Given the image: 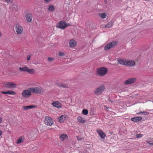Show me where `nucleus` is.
Returning <instances> with one entry per match:
<instances>
[{
  "mask_svg": "<svg viewBox=\"0 0 153 153\" xmlns=\"http://www.w3.org/2000/svg\"><path fill=\"white\" fill-rule=\"evenodd\" d=\"M105 89V86L104 85L102 84L95 89L94 91V94L96 95H100L102 94Z\"/></svg>",
  "mask_w": 153,
  "mask_h": 153,
  "instance_id": "f257e3e1",
  "label": "nucleus"
},
{
  "mask_svg": "<svg viewBox=\"0 0 153 153\" xmlns=\"http://www.w3.org/2000/svg\"><path fill=\"white\" fill-rule=\"evenodd\" d=\"M108 70L107 68L104 67H100L97 68V73L99 76H103L107 73Z\"/></svg>",
  "mask_w": 153,
  "mask_h": 153,
  "instance_id": "f03ea898",
  "label": "nucleus"
},
{
  "mask_svg": "<svg viewBox=\"0 0 153 153\" xmlns=\"http://www.w3.org/2000/svg\"><path fill=\"white\" fill-rule=\"evenodd\" d=\"M31 92L35 94H41L44 91L43 89L38 87L30 88Z\"/></svg>",
  "mask_w": 153,
  "mask_h": 153,
  "instance_id": "7ed1b4c3",
  "label": "nucleus"
},
{
  "mask_svg": "<svg viewBox=\"0 0 153 153\" xmlns=\"http://www.w3.org/2000/svg\"><path fill=\"white\" fill-rule=\"evenodd\" d=\"M117 44V42L116 41L111 42L107 44L104 47V50L105 51H106L110 49L111 48L116 46Z\"/></svg>",
  "mask_w": 153,
  "mask_h": 153,
  "instance_id": "20e7f679",
  "label": "nucleus"
},
{
  "mask_svg": "<svg viewBox=\"0 0 153 153\" xmlns=\"http://www.w3.org/2000/svg\"><path fill=\"white\" fill-rule=\"evenodd\" d=\"M45 122L46 125L49 126L52 125L53 123L52 118L48 116H47L45 118Z\"/></svg>",
  "mask_w": 153,
  "mask_h": 153,
  "instance_id": "39448f33",
  "label": "nucleus"
},
{
  "mask_svg": "<svg viewBox=\"0 0 153 153\" xmlns=\"http://www.w3.org/2000/svg\"><path fill=\"white\" fill-rule=\"evenodd\" d=\"M31 94L30 90H26L23 91L22 93V96L24 97L28 98L31 95Z\"/></svg>",
  "mask_w": 153,
  "mask_h": 153,
  "instance_id": "423d86ee",
  "label": "nucleus"
},
{
  "mask_svg": "<svg viewBox=\"0 0 153 153\" xmlns=\"http://www.w3.org/2000/svg\"><path fill=\"white\" fill-rule=\"evenodd\" d=\"M16 84L12 82H8L3 86L9 88H16Z\"/></svg>",
  "mask_w": 153,
  "mask_h": 153,
  "instance_id": "0eeeda50",
  "label": "nucleus"
},
{
  "mask_svg": "<svg viewBox=\"0 0 153 153\" xmlns=\"http://www.w3.org/2000/svg\"><path fill=\"white\" fill-rule=\"evenodd\" d=\"M65 21H61L58 23L57 25H56V27H59L62 30H64L65 28Z\"/></svg>",
  "mask_w": 153,
  "mask_h": 153,
  "instance_id": "6e6552de",
  "label": "nucleus"
},
{
  "mask_svg": "<svg viewBox=\"0 0 153 153\" xmlns=\"http://www.w3.org/2000/svg\"><path fill=\"white\" fill-rule=\"evenodd\" d=\"M25 16L27 22H31L33 18V16L31 13L27 12L26 13Z\"/></svg>",
  "mask_w": 153,
  "mask_h": 153,
  "instance_id": "1a4fd4ad",
  "label": "nucleus"
},
{
  "mask_svg": "<svg viewBox=\"0 0 153 153\" xmlns=\"http://www.w3.org/2000/svg\"><path fill=\"white\" fill-rule=\"evenodd\" d=\"M137 81L136 78H130L126 80L124 83L125 85H129L134 83Z\"/></svg>",
  "mask_w": 153,
  "mask_h": 153,
  "instance_id": "9d476101",
  "label": "nucleus"
},
{
  "mask_svg": "<svg viewBox=\"0 0 153 153\" xmlns=\"http://www.w3.org/2000/svg\"><path fill=\"white\" fill-rule=\"evenodd\" d=\"M16 30L17 33L19 34H21L22 32V27L19 25H16Z\"/></svg>",
  "mask_w": 153,
  "mask_h": 153,
  "instance_id": "9b49d317",
  "label": "nucleus"
},
{
  "mask_svg": "<svg viewBox=\"0 0 153 153\" xmlns=\"http://www.w3.org/2000/svg\"><path fill=\"white\" fill-rule=\"evenodd\" d=\"M97 131L99 136L102 139H104L106 135L104 132L101 130H97Z\"/></svg>",
  "mask_w": 153,
  "mask_h": 153,
  "instance_id": "f8f14e48",
  "label": "nucleus"
},
{
  "mask_svg": "<svg viewBox=\"0 0 153 153\" xmlns=\"http://www.w3.org/2000/svg\"><path fill=\"white\" fill-rule=\"evenodd\" d=\"M52 105L58 108H60L61 107V104L57 101L53 102L52 103Z\"/></svg>",
  "mask_w": 153,
  "mask_h": 153,
  "instance_id": "ddd939ff",
  "label": "nucleus"
},
{
  "mask_svg": "<svg viewBox=\"0 0 153 153\" xmlns=\"http://www.w3.org/2000/svg\"><path fill=\"white\" fill-rule=\"evenodd\" d=\"M142 120V117H133L131 119V120L135 122H138Z\"/></svg>",
  "mask_w": 153,
  "mask_h": 153,
  "instance_id": "4468645a",
  "label": "nucleus"
},
{
  "mask_svg": "<svg viewBox=\"0 0 153 153\" xmlns=\"http://www.w3.org/2000/svg\"><path fill=\"white\" fill-rule=\"evenodd\" d=\"M36 107V106L35 105H28L23 106V108L24 110H27L32 108H35Z\"/></svg>",
  "mask_w": 153,
  "mask_h": 153,
  "instance_id": "2eb2a0df",
  "label": "nucleus"
},
{
  "mask_svg": "<svg viewBox=\"0 0 153 153\" xmlns=\"http://www.w3.org/2000/svg\"><path fill=\"white\" fill-rule=\"evenodd\" d=\"M117 61L119 64L126 65L127 61L125 60L124 59H118Z\"/></svg>",
  "mask_w": 153,
  "mask_h": 153,
  "instance_id": "dca6fc26",
  "label": "nucleus"
},
{
  "mask_svg": "<svg viewBox=\"0 0 153 153\" xmlns=\"http://www.w3.org/2000/svg\"><path fill=\"white\" fill-rule=\"evenodd\" d=\"M76 44V42L73 39L70 40L69 42L70 46L71 47H74L75 46Z\"/></svg>",
  "mask_w": 153,
  "mask_h": 153,
  "instance_id": "f3484780",
  "label": "nucleus"
},
{
  "mask_svg": "<svg viewBox=\"0 0 153 153\" xmlns=\"http://www.w3.org/2000/svg\"><path fill=\"white\" fill-rule=\"evenodd\" d=\"M135 64V62L134 61H127L126 65L129 66H134Z\"/></svg>",
  "mask_w": 153,
  "mask_h": 153,
  "instance_id": "a211bd4d",
  "label": "nucleus"
},
{
  "mask_svg": "<svg viewBox=\"0 0 153 153\" xmlns=\"http://www.w3.org/2000/svg\"><path fill=\"white\" fill-rule=\"evenodd\" d=\"M57 86L59 87H62L64 88H68V85L67 84L63 83H58L57 85Z\"/></svg>",
  "mask_w": 153,
  "mask_h": 153,
  "instance_id": "6ab92c4d",
  "label": "nucleus"
},
{
  "mask_svg": "<svg viewBox=\"0 0 153 153\" xmlns=\"http://www.w3.org/2000/svg\"><path fill=\"white\" fill-rule=\"evenodd\" d=\"M78 121L79 122L81 123H85V120L83 119L81 117L78 116L77 117Z\"/></svg>",
  "mask_w": 153,
  "mask_h": 153,
  "instance_id": "aec40b11",
  "label": "nucleus"
},
{
  "mask_svg": "<svg viewBox=\"0 0 153 153\" xmlns=\"http://www.w3.org/2000/svg\"><path fill=\"white\" fill-rule=\"evenodd\" d=\"M68 138V136L66 134H62L59 137V139L62 141H63L65 138Z\"/></svg>",
  "mask_w": 153,
  "mask_h": 153,
  "instance_id": "412c9836",
  "label": "nucleus"
},
{
  "mask_svg": "<svg viewBox=\"0 0 153 153\" xmlns=\"http://www.w3.org/2000/svg\"><path fill=\"white\" fill-rule=\"evenodd\" d=\"M55 9L54 7L52 5L49 6L48 10L49 11L53 12L54 11Z\"/></svg>",
  "mask_w": 153,
  "mask_h": 153,
  "instance_id": "4be33fe9",
  "label": "nucleus"
},
{
  "mask_svg": "<svg viewBox=\"0 0 153 153\" xmlns=\"http://www.w3.org/2000/svg\"><path fill=\"white\" fill-rule=\"evenodd\" d=\"M64 117L65 118V116L63 115L59 117L58 118L59 121L60 122H64Z\"/></svg>",
  "mask_w": 153,
  "mask_h": 153,
  "instance_id": "5701e85b",
  "label": "nucleus"
},
{
  "mask_svg": "<svg viewBox=\"0 0 153 153\" xmlns=\"http://www.w3.org/2000/svg\"><path fill=\"white\" fill-rule=\"evenodd\" d=\"M99 15L102 19H104L106 17V14L105 13H100Z\"/></svg>",
  "mask_w": 153,
  "mask_h": 153,
  "instance_id": "b1692460",
  "label": "nucleus"
},
{
  "mask_svg": "<svg viewBox=\"0 0 153 153\" xmlns=\"http://www.w3.org/2000/svg\"><path fill=\"white\" fill-rule=\"evenodd\" d=\"M113 25V24L112 22H110L107 23L105 27L106 28H109L111 27Z\"/></svg>",
  "mask_w": 153,
  "mask_h": 153,
  "instance_id": "393cba45",
  "label": "nucleus"
},
{
  "mask_svg": "<svg viewBox=\"0 0 153 153\" xmlns=\"http://www.w3.org/2000/svg\"><path fill=\"white\" fill-rule=\"evenodd\" d=\"M19 69L21 71L25 72L27 71V68L26 67L23 68L20 67L19 68Z\"/></svg>",
  "mask_w": 153,
  "mask_h": 153,
  "instance_id": "a878e982",
  "label": "nucleus"
},
{
  "mask_svg": "<svg viewBox=\"0 0 153 153\" xmlns=\"http://www.w3.org/2000/svg\"><path fill=\"white\" fill-rule=\"evenodd\" d=\"M15 94L16 93L15 91H9L6 92V94L15 95Z\"/></svg>",
  "mask_w": 153,
  "mask_h": 153,
  "instance_id": "bb28decb",
  "label": "nucleus"
},
{
  "mask_svg": "<svg viewBox=\"0 0 153 153\" xmlns=\"http://www.w3.org/2000/svg\"><path fill=\"white\" fill-rule=\"evenodd\" d=\"M24 141V139L22 137H20L18 139L17 141V143H19Z\"/></svg>",
  "mask_w": 153,
  "mask_h": 153,
  "instance_id": "cd10ccee",
  "label": "nucleus"
},
{
  "mask_svg": "<svg viewBox=\"0 0 153 153\" xmlns=\"http://www.w3.org/2000/svg\"><path fill=\"white\" fill-rule=\"evenodd\" d=\"M82 113L85 115H87L88 113V111L86 109H84L82 111Z\"/></svg>",
  "mask_w": 153,
  "mask_h": 153,
  "instance_id": "c85d7f7f",
  "label": "nucleus"
},
{
  "mask_svg": "<svg viewBox=\"0 0 153 153\" xmlns=\"http://www.w3.org/2000/svg\"><path fill=\"white\" fill-rule=\"evenodd\" d=\"M34 70L33 69H29L27 68V72L30 74H32L34 72Z\"/></svg>",
  "mask_w": 153,
  "mask_h": 153,
  "instance_id": "c756f323",
  "label": "nucleus"
},
{
  "mask_svg": "<svg viewBox=\"0 0 153 153\" xmlns=\"http://www.w3.org/2000/svg\"><path fill=\"white\" fill-rule=\"evenodd\" d=\"M148 113V112L143 111V112H140V113H137V114H143L144 115H146Z\"/></svg>",
  "mask_w": 153,
  "mask_h": 153,
  "instance_id": "7c9ffc66",
  "label": "nucleus"
},
{
  "mask_svg": "<svg viewBox=\"0 0 153 153\" xmlns=\"http://www.w3.org/2000/svg\"><path fill=\"white\" fill-rule=\"evenodd\" d=\"M143 136V134H137L136 135V137L137 138L141 137Z\"/></svg>",
  "mask_w": 153,
  "mask_h": 153,
  "instance_id": "2f4dec72",
  "label": "nucleus"
},
{
  "mask_svg": "<svg viewBox=\"0 0 153 153\" xmlns=\"http://www.w3.org/2000/svg\"><path fill=\"white\" fill-rule=\"evenodd\" d=\"M146 142L147 143H149L150 144L153 145V140L150 141V140H147L146 141Z\"/></svg>",
  "mask_w": 153,
  "mask_h": 153,
  "instance_id": "473e14b6",
  "label": "nucleus"
},
{
  "mask_svg": "<svg viewBox=\"0 0 153 153\" xmlns=\"http://www.w3.org/2000/svg\"><path fill=\"white\" fill-rule=\"evenodd\" d=\"M59 56H64L65 55V54L62 52H60L59 53Z\"/></svg>",
  "mask_w": 153,
  "mask_h": 153,
  "instance_id": "72a5a7b5",
  "label": "nucleus"
},
{
  "mask_svg": "<svg viewBox=\"0 0 153 153\" xmlns=\"http://www.w3.org/2000/svg\"><path fill=\"white\" fill-rule=\"evenodd\" d=\"M48 59L49 61L51 62L54 59L52 57H48Z\"/></svg>",
  "mask_w": 153,
  "mask_h": 153,
  "instance_id": "f704fd0d",
  "label": "nucleus"
},
{
  "mask_svg": "<svg viewBox=\"0 0 153 153\" xmlns=\"http://www.w3.org/2000/svg\"><path fill=\"white\" fill-rule=\"evenodd\" d=\"M70 25V24L69 23H68L66 24V22H65V27L67 26H69Z\"/></svg>",
  "mask_w": 153,
  "mask_h": 153,
  "instance_id": "c9c22d12",
  "label": "nucleus"
},
{
  "mask_svg": "<svg viewBox=\"0 0 153 153\" xmlns=\"http://www.w3.org/2000/svg\"><path fill=\"white\" fill-rule=\"evenodd\" d=\"M30 56H31L30 55H29L28 56H27V60H29L30 59Z\"/></svg>",
  "mask_w": 153,
  "mask_h": 153,
  "instance_id": "e433bc0d",
  "label": "nucleus"
},
{
  "mask_svg": "<svg viewBox=\"0 0 153 153\" xmlns=\"http://www.w3.org/2000/svg\"><path fill=\"white\" fill-rule=\"evenodd\" d=\"M5 1L7 3L11 2V0H5Z\"/></svg>",
  "mask_w": 153,
  "mask_h": 153,
  "instance_id": "4c0bfd02",
  "label": "nucleus"
},
{
  "mask_svg": "<svg viewBox=\"0 0 153 153\" xmlns=\"http://www.w3.org/2000/svg\"><path fill=\"white\" fill-rule=\"evenodd\" d=\"M45 2L48 3L50 1V0H44Z\"/></svg>",
  "mask_w": 153,
  "mask_h": 153,
  "instance_id": "58836bf2",
  "label": "nucleus"
},
{
  "mask_svg": "<svg viewBox=\"0 0 153 153\" xmlns=\"http://www.w3.org/2000/svg\"><path fill=\"white\" fill-rule=\"evenodd\" d=\"M1 93L3 94H6V92H4L3 91H1Z\"/></svg>",
  "mask_w": 153,
  "mask_h": 153,
  "instance_id": "ea45409f",
  "label": "nucleus"
},
{
  "mask_svg": "<svg viewBox=\"0 0 153 153\" xmlns=\"http://www.w3.org/2000/svg\"><path fill=\"white\" fill-rule=\"evenodd\" d=\"M2 134V132L1 130H0V136Z\"/></svg>",
  "mask_w": 153,
  "mask_h": 153,
  "instance_id": "a19ab883",
  "label": "nucleus"
},
{
  "mask_svg": "<svg viewBox=\"0 0 153 153\" xmlns=\"http://www.w3.org/2000/svg\"><path fill=\"white\" fill-rule=\"evenodd\" d=\"M2 118L1 117H0V123L2 122Z\"/></svg>",
  "mask_w": 153,
  "mask_h": 153,
  "instance_id": "79ce46f5",
  "label": "nucleus"
},
{
  "mask_svg": "<svg viewBox=\"0 0 153 153\" xmlns=\"http://www.w3.org/2000/svg\"><path fill=\"white\" fill-rule=\"evenodd\" d=\"M108 100L109 101H111V102H113V101H111V100H110V99L109 98H108Z\"/></svg>",
  "mask_w": 153,
  "mask_h": 153,
  "instance_id": "37998d69",
  "label": "nucleus"
},
{
  "mask_svg": "<svg viewBox=\"0 0 153 153\" xmlns=\"http://www.w3.org/2000/svg\"><path fill=\"white\" fill-rule=\"evenodd\" d=\"M105 2L106 3V2H107V0H105Z\"/></svg>",
  "mask_w": 153,
  "mask_h": 153,
  "instance_id": "c03bdc74",
  "label": "nucleus"
},
{
  "mask_svg": "<svg viewBox=\"0 0 153 153\" xmlns=\"http://www.w3.org/2000/svg\"><path fill=\"white\" fill-rule=\"evenodd\" d=\"M1 33L0 32V36H1Z\"/></svg>",
  "mask_w": 153,
  "mask_h": 153,
  "instance_id": "a18cd8bd",
  "label": "nucleus"
},
{
  "mask_svg": "<svg viewBox=\"0 0 153 153\" xmlns=\"http://www.w3.org/2000/svg\"><path fill=\"white\" fill-rule=\"evenodd\" d=\"M78 140H81V139H78Z\"/></svg>",
  "mask_w": 153,
  "mask_h": 153,
  "instance_id": "49530a36",
  "label": "nucleus"
}]
</instances>
